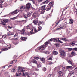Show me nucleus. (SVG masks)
<instances>
[{
	"label": "nucleus",
	"mask_w": 77,
	"mask_h": 77,
	"mask_svg": "<svg viewBox=\"0 0 77 77\" xmlns=\"http://www.w3.org/2000/svg\"><path fill=\"white\" fill-rule=\"evenodd\" d=\"M46 6L44 5L43 6H42L40 8V9H39V11L40 12H41V14H43L45 11H48L50 10L51 7V6H50L48 5L47 8H45V7Z\"/></svg>",
	"instance_id": "nucleus-1"
},
{
	"label": "nucleus",
	"mask_w": 77,
	"mask_h": 77,
	"mask_svg": "<svg viewBox=\"0 0 77 77\" xmlns=\"http://www.w3.org/2000/svg\"><path fill=\"white\" fill-rule=\"evenodd\" d=\"M26 70L25 68L23 67H19L18 71L16 72L17 77L20 76L21 74V72H23Z\"/></svg>",
	"instance_id": "nucleus-2"
},
{
	"label": "nucleus",
	"mask_w": 77,
	"mask_h": 77,
	"mask_svg": "<svg viewBox=\"0 0 77 77\" xmlns=\"http://www.w3.org/2000/svg\"><path fill=\"white\" fill-rule=\"evenodd\" d=\"M45 47H46L45 45H43L40 47L37 48V49L38 50H40L41 51H43L45 48Z\"/></svg>",
	"instance_id": "nucleus-3"
},
{
	"label": "nucleus",
	"mask_w": 77,
	"mask_h": 77,
	"mask_svg": "<svg viewBox=\"0 0 77 77\" xmlns=\"http://www.w3.org/2000/svg\"><path fill=\"white\" fill-rule=\"evenodd\" d=\"M19 12V10L17 9L16 10H15L13 12H11L10 14V15H15V14H17Z\"/></svg>",
	"instance_id": "nucleus-4"
},
{
	"label": "nucleus",
	"mask_w": 77,
	"mask_h": 77,
	"mask_svg": "<svg viewBox=\"0 0 77 77\" xmlns=\"http://www.w3.org/2000/svg\"><path fill=\"white\" fill-rule=\"evenodd\" d=\"M39 16V14L38 13H33L32 16V18H36L37 17H38Z\"/></svg>",
	"instance_id": "nucleus-5"
},
{
	"label": "nucleus",
	"mask_w": 77,
	"mask_h": 77,
	"mask_svg": "<svg viewBox=\"0 0 77 77\" xmlns=\"http://www.w3.org/2000/svg\"><path fill=\"white\" fill-rule=\"evenodd\" d=\"M28 26L29 27V28H30V29H31V31H30V35H32V34H33V33H32V32H33V29H32V26H33L32 25V24H29L28 25Z\"/></svg>",
	"instance_id": "nucleus-6"
},
{
	"label": "nucleus",
	"mask_w": 77,
	"mask_h": 77,
	"mask_svg": "<svg viewBox=\"0 0 77 77\" xmlns=\"http://www.w3.org/2000/svg\"><path fill=\"white\" fill-rule=\"evenodd\" d=\"M60 55L62 56H65V52L63 50H61L60 51Z\"/></svg>",
	"instance_id": "nucleus-7"
},
{
	"label": "nucleus",
	"mask_w": 77,
	"mask_h": 77,
	"mask_svg": "<svg viewBox=\"0 0 77 77\" xmlns=\"http://www.w3.org/2000/svg\"><path fill=\"white\" fill-rule=\"evenodd\" d=\"M12 40H13L12 41V42L13 43H14V44L15 45L17 44V43H18V39H17V40H15V39H14V38H12Z\"/></svg>",
	"instance_id": "nucleus-8"
},
{
	"label": "nucleus",
	"mask_w": 77,
	"mask_h": 77,
	"mask_svg": "<svg viewBox=\"0 0 77 77\" xmlns=\"http://www.w3.org/2000/svg\"><path fill=\"white\" fill-rule=\"evenodd\" d=\"M30 6H31V4L30 3H28L26 4V6L27 9H29L30 8Z\"/></svg>",
	"instance_id": "nucleus-9"
},
{
	"label": "nucleus",
	"mask_w": 77,
	"mask_h": 77,
	"mask_svg": "<svg viewBox=\"0 0 77 77\" xmlns=\"http://www.w3.org/2000/svg\"><path fill=\"white\" fill-rule=\"evenodd\" d=\"M20 32H21V35H24L25 33V28H23L21 30Z\"/></svg>",
	"instance_id": "nucleus-10"
},
{
	"label": "nucleus",
	"mask_w": 77,
	"mask_h": 77,
	"mask_svg": "<svg viewBox=\"0 0 77 77\" xmlns=\"http://www.w3.org/2000/svg\"><path fill=\"white\" fill-rule=\"evenodd\" d=\"M8 50V49L7 48H4L1 49V50L2 51H0V53H2V51H6Z\"/></svg>",
	"instance_id": "nucleus-11"
},
{
	"label": "nucleus",
	"mask_w": 77,
	"mask_h": 77,
	"mask_svg": "<svg viewBox=\"0 0 77 77\" xmlns=\"http://www.w3.org/2000/svg\"><path fill=\"white\" fill-rule=\"evenodd\" d=\"M18 35L17 34H15L14 36V38H15L14 39H15L14 41H16L17 40V39H18Z\"/></svg>",
	"instance_id": "nucleus-12"
},
{
	"label": "nucleus",
	"mask_w": 77,
	"mask_h": 77,
	"mask_svg": "<svg viewBox=\"0 0 77 77\" xmlns=\"http://www.w3.org/2000/svg\"><path fill=\"white\" fill-rule=\"evenodd\" d=\"M58 73L60 76H62L63 73V71L62 70H59Z\"/></svg>",
	"instance_id": "nucleus-13"
},
{
	"label": "nucleus",
	"mask_w": 77,
	"mask_h": 77,
	"mask_svg": "<svg viewBox=\"0 0 77 77\" xmlns=\"http://www.w3.org/2000/svg\"><path fill=\"white\" fill-rule=\"evenodd\" d=\"M14 33L12 32H9L7 33L8 36H11V35H14Z\"/></svg>",
	"instance_id": "nucleus-14"
},
{
	"label": "nucleus",
	"mask_w": 77,
	"mask_h": 77,
	"mask_svg": "<svg viewBox=\"0 0 77 77\" xmlns=\"http://www.w3.org/2000/svg\"><path fill=\"white\" fill-rule=\"evenodd\" d=\"M54 40V41L55 42H58L59 39L58 38H53Z\"/></svg>",
	"instance_id": "nucleus-15"
},
{
	"label": "nucleus",
	"mask_w": 77,
	"mask_h": 77,
	"mask_svg": "<svg viewBox=\"0 0 77 77\" xmlns=\"http://www.w3.org/2000/svg\"><path fill=\"white\" fill-rule=\"evenodd\" d=\"M68 63H69L70 64H71L73 66H75L74 64V63L73 62H71L70 60H69L68 61Z\"/></svg>",
	"instance_id": "nucleus-16"
},
{
	"label": "nucleus",
	"mask_w": 77,
	"mask_h": 77,
	"mask_svg": "<svg viewBox=\"0 0 77 77\" xmlns=\"http://www.w3.org/2000/svg\"><path fill=\"white\" fill-rule=\"evenodd\" d=\"M7 38H8L7 35H3L2 36V38H3L4 39H7Z\"/></svg>",
	"instance_id": "nucleus-17"
},
{
	"label": "nucleus",
	"mask_w": 77,
	"mask_h": 77,
	"mask_svg": "<svg viewBox=\"0 0 77 77\" xmlns=\"http://www.w3.org/2000/svg\"><path fill=\"white\" fill-rule=\"evenodd\" d=\"M11 71L12 72H15V71H17L16 68H13L11 70Z\"/></svg>",
	"instance_id": "nucleus-18"
},
{
	"label": "nucleus",
	"mask_w": 77,
	"mask_h": 77,
	"mask_svg": "<svg viewBox=\"0 0 77 77\" xmlns=\"http://www.w3.org/2000/svg\"><path fill=\"white\" fill-rule=\"evenodd\" d=\"M45 58H42L40 59V60L43 63H44L45 62Z\"/></svg>",
	"instance_id": "nucleus-19"
},
{
	"label": "nucleus",
	"mask_w": 77,
	"mask_h": 77,
	"mask_svg": "<svg viewBox=\"0 0 77 77\" xmlns=\"http://www.w3.org/2000/svg\"><path fill=\"white\" fill-rule=\"evenodd\" d=\"M53 5V2H51L48 5V6H51H51Z\"/></svg>",
	"instance_id": "nucleus-20"
},
{
	"label": "nucleus",
	"mask_w": 77,
	"mask_h": 77,
	"mask_svg": "<svg viewBox=\"0 0 77 77\" xmlns=\"http://www.w3.org/2000/svg\"><path fill=\"white\" fill-rule=\"evenodd\" d=\"M37 66L38 68L41 67L42 66V63L39 62L38 64L37 65Z\"/></svg>",
	"instance_id": "nucleus-21"
},
{
	"label": "nucleus",
	"mask_w": 77,
	"mask_h": 77,
	"mask_svg": "<svg viewBox=\"0 0 77 77\" xmlns=\"http://www.w3.org/2000/svg\"><path fill=\"white\" fill-rule=\"evenodd\" d=\"M53 54L54 56H56V55H57L58 54V52L55 51H53Z\"/></svg>",
	"instance_id": "nucleus-22"
},
{
	"label": "nucleus",
	"mask_w": 77,
	"mask_h": 77,
	"mask_svg": "<svg viewBox=\"0 0 77 77\" xmlns=\"http://www.w3.org/2000/svg\"><path fill=\"white\" fill-rule=\"evenodd\" d=\"M69 21H70L69 23L70 24H73V23L74 22V20H73V19H70L69 20Z\"/></svg>",
	"instance_id": "nucleus-23"
},
{
	"label": "nucleus",
	"mask_w": 77,
	"mask_h": 77,
	"mask_svg": "<svg viewBox=\"0 0 77 77\" xmlns=\"http://www.w3.org/2000/svg\"><path fill=\"white\" fill-rule=\"evenodd\" d=\"M16 62H17V60H14L11 62L10 63V64H14V63H15Z\"/></svg>",
	"instance_id": "nucleus-24"
},
{
	"label": "nucleus",
	"mask_w": 77,
	"mask_h": 77,
	"mask_svg": "<svg viewBox=\"0 0 77 77\" xmlns=\"http://www.w3.org/2000/svg\"><path fill=\"white\" fill-rule=\"evenodd\" d=\"M48 62L49 63L50 65H51L54 63V62H52L51 61H48Z\"/></svg>",
	"instance_id": "nucleus-25"
},
{
	"label": "nucleus",
	"mask_w": 77,
	"mask_h": 77,
	"mask_svg": "<svg viewBox=\"0 0 77 77\" xmlns=\"http://www.w3.org/2000/svg\"><path fill=\"white\" fill-rule=\"evenodd\" d=\"M33 23H34V24L36 25L37 24H38V20H36L33 21Z\"/></svg>",
	"instance_id": "nucleus-26"
},
{
	"label": "nucleus",
	"mask_w": 77,
	"mask_h": 77,
	"mask_svg": "<svg viewBox=\"0 0 77 77\" xmlns=\"http://www.w3.org/2000/svg\"><path fill=\"white\" fill-rule=\"evenodd\" d=\"M32 15V12H28V14L27 15H28V17H30L31 15Z\"/></svg>",
	"instance_id": "nucleus-27"
},
{
	"label": "nucleus",
	"mask_w": 77,
	"mask_h": 77,
	"mask_svg": "<svg viewBox=\"0 0 77 77\" xmlns=\"http://www.w3.org/2000/svg\"><path fill=\"white\" fill-rule=\"evenodd\" d=\"M49 2V1H48V0H47L43 2L42 4H45V3H46V4H47V3H48Z\"/></svg>",
	"instance_id": "nucleus-28"
},
{
	"label": "nucleus",
	"mask_w": 77,
	"mask_h": 77,
	"mask_svg": "<svg viewBox=\"0 0 77 77\" xmlns=\"http://www.w3.org/2000/svg\"><path fill=\"white\" fill-rule=\"evenodd\" d=\"M32 62L33 63H36V64H37V61L35 59L32 60Z\"/></svg>",
	"instance_id": "nucleus-29"
},
{
	"label": "nucleus",
	"mask_w": 77,
	"mask_h": 77,
	"mask_svg": "<svg viewBox=\"0 0 77 77\" xmlns=\"http://www.w3.org/2000/svg\"><path fill=\"white\" fill-rule=\"evenodd\" d=\"M71 56H75V54L74 52L72 51L71 52Z\"/></svg>",
	"instance_id": "nucleus-30"
},
{
	"label": "nucleus",
	"mask_w": 77,
	"mask_h": 77,
	"mask_svg": "<svg viewBox=\"0 0 77 77\" xmlns=\"http://www.w3.org/2000/svg\"><path fill=\"white\" fill-rule=\"evenodd\" d=\"M21 40L23 41H26V37H22L21 38Z\"/></svg>",
	"instance_id": "nucleus-31"
},
{
	"label": "nucleus",
	"mask_w": 77,
	"mask_h": 77,
	"mask_svg": "<svg viewBox=\"0 0 77 77\" xmlns=\"http://www.w3.org/2000/svg\"><path fill=\"white\" fill-rule=\"evenodd\" d=\"M41 29H42V27H41L39 25L38 26V31H40V30H41Z\"/></svg>",
	"instance_id": "nucleus-32"
},
{
	"label": "nucleus",
	"mask_w": 77,
	"mask_h": 77,
	"mask_svg": "<svg viewBox=\"0 0 77 77\" xmlns=\"http://www.w3.org/2000/svg\"><path fill=\"white\" fill-rule=\"evenodd\" d=\"M3 21L4 22H5V23H8V22H9V20L8 19H5L3 20Z\"/></svg>",
	"instance_id": "nucleus-33"
},
{
	"label": "nucleus",
	"mask_w": 77,
	"mask_h": 77,
	"mask_svg": "<svg viewBox=\"0 0 77 77\" xmlns=\"http://www.w3.org/2000/svg\"><path fill=\"white\" fill-rule=\"evenodd\" d=\"M66 49L68 51H71L72 50V48H67Z\"/></svg>",
	"instance_id": "nucleus-34"
},
{
	"label": "nucleus",
	"mask_w": 77,
	"mask_h": 77,
	"mask_svg": "<svg viewBox=\"0 0 77 77\" xmlns=\"http://www.w3.org/2000/svg\"><path fill=\"white\" fill-rule=\"evenodd\" d=\"M51 60H53V57H49L48 59V61H50Z\"/></svg>",
	"instance_id": "nucleus-35"
},
{
	"label": "nucleus",
	"mask_w": 77,
	"mask_h": 77,
	"mask_svg": "<svg viewBox=\"0 0 77 77\" xmlns=\"http://www.w3.org/2000/svg\"><path fill=\"white\" fill-rule=\"evenodd\" d=\"M73 51H77V48H75L72 49Z\"/></svg>",
	"instance_id": "nucleus-36"
},
{
	"label": "nucleus",
	"mask_w": 77,
	"mask_h": 77,
	"mask_svg": "<svg viewBox=\"0 0 77 77\" xmlns=\"http://www.w3.org/2000/svg\"><path fill=\"white\" fill-rule=\"evenodd\" d=\"M25 73L26 74V75L28 76H29L30 75V73L29 72H26Z\"/></svg>",
	"instance_id": "nucleus-37"
},
{
	"label": "nucleus",
	"mask_w": 77,
	"mask_h": 77,
	"mask_svg": "<svg viewBox=\"0 0 77 77\" xmlns=\"http://www.w3.org/2000/svg\"><path fill=\"white\" fill-rule=\"evenodd\" d=\"M27 17H28V16L27 15L24 14V18H25L27 19Z\"/></svg>",
	"instance_id": "nucleus-38"
},
{
	"label": "nucleus",
	"mask_w": 77,
	"mask_h": 77,
	"mask_svg": "<svg viewBox=\"0 0 77 77\" xmlns=\"http://www.w3.org/2000/svg\"><path fill=\"white\" fill-rule=\"evenodd\" d=\"M34 58L35 60L36 59V60H38L39 59H40V57H35Z\"/></svg>",
	"instance_id": "nucleus-39"
},
{
	"label": "nucleus",
	"mask_w": 77,
	"mask_h": 77,
	"mask_svg": "<svg viewBox=\"0 0 77 77\" xmlns=\"http://www.w3.org/2000/svg\"><path fill=\"white\" fill-rule=\"evenodd\" d=\"M44 53H45V54H49L50 53V52H49V51H45Z\"/></svg>",
	"instance_id": "nucleus-40"
},
{
	"label": "nucleus",
	"mask_w": 77,
	"mask_h": 77,
	"mask_svg": "<svg viewBox=\"0 0 77 77\" xmlns=\"http://www.w3.org/2000/svg\"><path fill=\"white\" fill-rule=\"evenodd\" d=\"M20 9H25V7L24 6H22V7L21 6L20 7Z\"/></svg>",
	"instance_id": "nucleus-41"
},
{
	"label": "nucleus",
	"mask_w": 77,
	"mask_h": 77,
	"mask_svg": "<svg viewBox=\"0 0 77 77\" xmlns=\"http://www.w3.org/2000/svg\"><path fill=\"white\" fill-rule=\"evenodd\" d=\"M7 45L8 48H9V49H10V48H11V45H10V44H7Z\"/></svg>",
	"instance_id": "nucleus-42"
},
{
	"label": "nucleus",
	"mask_w": 77,
	"mask_h": 77,
	"mask_svg": "<svg viewBox=\"0 0 77 77\" xmlns=\"http://www.w3.org/2000/svg\"><path fill=\"white\" fill-rule=\"evenodd\" d=\"M26 28L27 29H29V30H30L32 31V30L30 28V27H29V26L28 25L27 26H26Z\"/></svg>",
	"instance_id": "nucleus-43"
},
{
	"label": "nucleus",
	"mask_w": 77,
	"mask_h": 77,
	"mask_svg": "<svg viewBox=\"0 0 77 77\" xmlns=\"http://www.w3.org/2000/svg\"><path fill=\"white\" fill-rule=\"evenodd\" d=\"M34 33H36L37 32V30H36V28L34 29Z\"/></svg>",
	"instance_id": "nucleus-44"
},
{
	"label": "nucleus",
	"mask_w": 77,
	"mask_h": 77,
	"mask_svg": "<svg viewBox=\"0 0 77 77\" xmlns=\"http://www.w3.org/2000/svg\"><path fill=\"white\" fill-rule=\"evenodd\" d=\"M47 70V69L45 67H44L43 69V71H45Z\"/></svg>",
	"instance_id": "nucleus-45"
},
{
	"label": "nucleus",
	"mask_w": 77,
	"mask_h": 77,
	"mask_svg": "<svg viewBox=\"0 0 77 77\" xmlns=\"http://www.w3.org/2000/svg\"><path fill=\"white\" fill-rule=\"evenodd\" d=\"M55 69H57V70H59V66L57 67H56L55 68Z\"/></svg>",
	"instance_id": "nucleus-46"
},
{
	"label": "nucleus",
	"mask_w": 77,
	"mask_h": 77,
	"mask_svg": "<svg viewBox=\"0 0 77 77\" xmlns=\"http://www.w3.org/2000/svg\"><path fill=\"white\" fill-rule=\"evenodd\" d=\"M49 44L48 42H46L45 43V45H47V44Z\"/></svg>",
	"instance_id": "nucleus-47"
},
{
	"label": "nucleus",
	"mask_w": 77,
	"mask_h": 77,
	"mask_svg": "<svg viewBox=\"0 0 77 77\" xmlns=\"http://www.w3.org/2000/svg\"><path fill=\"white\" fill-rule=\"evenodd\" d=\"M0 24H1L2 25H6V24L4 22H2L1 23H0Z\"/></svg>",
	"instance_id": "nucleus-48"
},
{
	"label": "nucleus",
	"mask_w": 77,
	"mask_h": 77,
	"mask_svg": "<svg viewBox=\"0 0 77 77\" xmlns=\"http://www.w3.org/2000/svg\"><path fill=\"white\" fill-rule=\"evenodd\" d=\"M35 70L36 71H39V69L38 68H36L35 69Z\"/></svg>",
	"instance_id": "nucleus-49"
},
{
	"label": "nucleus",
	"mask_w": 77,
	"mask_h": 77,
	"mask_svg": "<svg viewBox=\"0 0 77 77\" xmlns=\"http://www.w3.org/2000/svg\"><path fill=\"white\" fill-rule=\"evenodd\" d=\"M17 18V17H13L12 18H11V20H15Z\"/></svg>",
	"instance_id": "nucleus-50"
},
{
	"label": "nucleus",
	"mask_w": 77,
	"mask_h": 77,
	"mask_svg": "<svg viewBox=\"0 0 77 77\" xmlns=\"http://www.w3.org/2000/svg\"><path fill=\"white\" fill-rule=\"evenodd\" d=\"M75 42H76L75 41H73L72 43V44H75Z\"/></svg>",
	"instance_id": "nucleus-51"
},
{
	"label": "nucleus",
	"mask_w": 77,
	"mask_h": 77,
	"mask_svg": "<svg viewBox=\"0 0 77 77\" xmlns=\"http://www.w3.org/2000/svg\"><path fill=\"white\" fill-rule=\"evenodd\" d=\"M71 68H72V66H67V69H69Z\"/></svg>",
	"instance_id": "nucleus-52"
},
{
	"label": "nucleus",
	"mask_w": 77,
	"mask_h": 77,
	"mask_svg": "<svg viewBox=\"0 0 77 77\" xmlns=\"http://www.w3.org/2000/svg\"><path fill=\"white\" fill-rule=\"evenodd\" d=\"M2 5H3L2 4V3L0 2V8H2Z\"/></svg>",
	"instance_id": "nucleus-53"
},
{
	"label": "nucleus",
	"mask_w": 77,
	"mask_h": 77,
	"mask_svg": "<svg viewBox=\"0 0 77 77\" xmlns=\"http://www.w3.org/2000/svg\"><path fill=\"white\" fill-rule=\"evenodd\" d=\"M59 42L61 44H62L63 43V42H62L61 41H60V40H59L58 41V42Z\"/></svg>",
	"instance_id": "nucleus-54"
},
{
	"label": "nucleus",
	"mask_w": 77,
	"mask_h": 77,
	"mask_svg": "<svg viewBox=\"0 0 77 77\" xmlns=\"http://www.w3.org/2000/svg\"><path fill=\"white\" fill-rule=\"evenodd\" d=\"M30 1H32V2L34 4H35V5L36 3L35 2V1H33V0H29Z\"/></svg>",
	"instance_id": "nucleus-55"
},
{
	"label": "nucleus",
	"mask_w": 77,
	"mask_h": 77,
	"mask_svg": "<svg viewBox=\"0 0 77 77\" xmlns=\"http://www.w3.org/2000/svg\"><path fill=\"white\" fill-rule=\"evenodd\" d=\"M1 2L0 3H1L2 4V3H3L4 2H5V1L4 0H1Z\"/></svg>",
	"instance_id": "nucleus-56"
},
{
	"label": "nucleus",
	"mask_w": 77,
	"mask_h": 77,
	"mask_svg": "<svg viewBox=\"0 0 77 77\" xmlns=\"http://www.w3.org/2000/svg\"><path fill=\"white\" fill-rule=\"evenodd\" d=\"M66 38H61V40H63V41H65V40H66Z\"/></svg>",
	"instance_id": "nucleus-57"
},
{
	"label": "nucleus",
	"mask_w": 77,
	"mask_h": 77,
	"mask_svg": "<svg viewBox=\"0 0 77 77\" xmlns=\"http://www.w3.org/2000/svg\"><path fill=\"white\" fill-rule=\"evenodd\" d=\"M53 39H52V38H51L49 40H48V41L49 42H50V41H53Z\"/></svg>",
	"instance_id": "nucleus-58"
},
{
	"label": "nucleus",
	"mask_w": 77,
	"mask_h": 77,
	"mask_svg": "<svg viewBox=\"0 0 77 77\" xmlns=\"http://www.w3.org/2000/svg\"><path fill=\"white\" fill-rule=\"evenodd\" d=\"M75 44L73 45L72 43H71L70 44V45H72V46H74Z\"/></svg>",
	"instance_id": "nucleus-59"
},
{
	"label": "nucleus",
	"mask_w": 77,
	"mask_h": 77,
	"mask_svg": "<svg viewBox=\"0 0 77 77\" xmlns=\"http://www.w3.org/2000/svg\"><path fill=\"white\" fill-rule=\"evenodd\" d=\"M42 22L41 21H39L38 23L39 25L42 24Z\"/></svg>",
	"instance_id": "nucleus-60"
},
{
	"label": "nucleus",
	"mask_w": 77,
	"mask_h": 77,
	"mask_svg": "<svg viewBox=\"0 0 77 77\" xmlns=\"http://www.w3.org/2000/svg\"><path fill=\"white\" fill-rule=\"evenodd\" d=\"M8 29H11L12 27H10V26H8Z\"/></svg>",
	"instance_id": "nucleus-61"
},
{
	"label": "nucleus",
	"mask_w": 77,
	"mask_h": 77,
	"mask_svg": "<svg viewBox=\"0 0 77 77\" xmlns=\"http://www.w3.org/2000/svg\"><path fill=\"white\" fill-rule=\"evenodd\" d=\"M51 74H49L48 75V77H51Z\"/></svg>",
	"instance_id": "nucleus-62"
},
{
	"label": "nucleus",
	"mask_w": 77,
	"mask_h": 77,
	"mask_svg": "<svg viewBox=\"0 0 77 77\" xmlns=\"http://www.w3.org/2000/svg\"><path fill=\"white\" fill-rule=\"evenodd\" d=\"M75 12H77V9L75 8Z\"/></svg>",
	"instance_id": "nucleus-63"
},
{
	"label": "nucleus",
	"mask_w": 77,
	"mask_h": 77,
	"mask_svg": "<svg viewBox=\"0 0 77 77\" xmlns=\"http://www.w3.org/2000/svg\"><path fill=\"white\" fill-rule=\"evenodd\" d=\"M75 71H77V67L74 69Z\"/></svg>",
	"instance_id": "nucleus-64"
}]
</instances>
